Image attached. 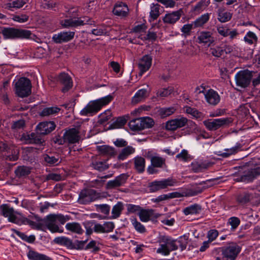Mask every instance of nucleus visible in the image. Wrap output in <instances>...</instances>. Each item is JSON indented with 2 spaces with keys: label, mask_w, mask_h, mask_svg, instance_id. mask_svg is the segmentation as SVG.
<instances>
[{
  "label": "nucleus",
  "mask_w": 260,
  "mask_h": 260,
  "mask_svg": "<svg viewBox=\"0 0 260 260\" xmlns=\"http://www.w3.org/2000/svg\"><path fill=\"white\" fill-rule=\"evenodd\" d=\"M113 99V97L107 95L101 99L90 101L87 105L81 110L80 114L82 116H91L98 112L101 108L109 104Z\"/></svg>",
  "instance_id": "obj_1"
},
{
  "label": "nucleus",
  "mask_w": 260,
  "mask_h": 260,
  "mask_svg": "<svg viewBox=\"0 0 260 260\" xmlns=\"http://www.w3.org/2000/svg\"><path fill=\"white\" fill-rule=\"evenodd\" d=\"M260 175V167L254 168L247 166L240 167L237 173L234 174V180L236 182H248L252 181L257 176Z\"/></svg>",
  "instance_id": "obj_2"
},
{
  "label": "nucleus",
  "mask_w": 260,
  "mask_h": 260,
  "mask_svg": "<svg viewBox=\"0 0 260 260\" xmlns=\"http://www.w3.org/2000/svg\"><path fill=\"white\" fill-rule=\"evenodd\" d=\"M70 219L71 217L69 215H63L60 214H50L44 219V223L51 232L62 233L63 230H60L56 223L59 222L60 224H63Z\"/></svg>",
  "instance_id": "obj_3"
},
{
  "label": "nucleus",
  "mask_w": 260,
  "mask_h": 260,
  "mask_svg": "<svg viewBox=\"0 0 260 260\" xmlns=\"http://www.w3.org/2000/svg\"><path fill=\"white\" fill-rule=\"evenodd\" d=\"M2 34L6 39L31 38L30 31L14 27H5L2 29Z\"/></svg>",
  "instance_id": "obj_4"
},
{
  "label": "nucleus",
  "mask_w": 260,
  "mask_h": 260,
  "mask_svg": "<svg viewBox=\"0 0 260 260\" xmlns=\"http://www.w3.org/2000/svg\"><path fill=\"white\" fill-rule=\"evenodd\" d=\"M176 240L169 237L161 236L159 240L160 247L157 249L156 252L164 255H168L171 251L178 249V246L176 244Z\"/></svg>",
  "instance_id": "obj_5"
},
{
  "label": "nucleus",
  "mask_w": 260,
  "mask_h": 260,
  "mask_svg": "<svg viewBox=\"0 0 260 260\" xmlns=\"http://www.w3.org/2000/svg\"><path fill=\"white\" fill-rule=\"evenodd\" d=\"M31 83L29 79L21 77L15 83V93L20 98L27 97L31 93Z\"/></svg>",
  "instance_id": "obj_6"
},
{
  "label": "nucleus",
  "mask_w": 260,
  "mask_h": 260,
  "mask_svg": "<svg viewBox=\"0 0 260 260\" xmlns=\"http://www.w3.org/2000/svg\"><path fill=\"white\" fill-rule=\"evenodd\" d=\"M80 139L79 130L76 128H72L66 131L62 138H57L54 142L59 145H63L66 143L71 144L78 143Z\"/></svg>",
  "instance_id": "obj_7"
},
{
  "label": "nucleus",
  "mask_w": 260,
  "mask_h": 260,
  "mask_svg": "<svg viewBox=\"0 0 260 260\" xmlns=\"http://www.w3.org/2000/svg\"><path fill=\"white\" fill-rule=\"evenodd\" d=\"M60 24L64 27H77L86 24L93 25L94 24V21L88 17H83L77 19L70 17L69 19L61 21Z\"/></svg>",
  "instance_id": "obj_8"
},
{
  "label": "nucleus",
  "mask_w": 260,
  "mask_h": 260,
  "mask_svg": "<svg viewBox=\"0 0 260 260\" xmlns=\"http://www.w3.org/2000/svg\"><path fill=\"white\" fill-rule=\"evenodd\" d=\"M223 258L226 260H235L241 251L240 247L236 243H232L229 246L221 248Z\"/></svg>",
  "instance_id": "obj_9"
},
{
  "label": "nucleus",
  "mask_w": 260,
  "mask_h": 260,
  "mask_svg": "<svg viewBox=\"0 0 260 260\" xmlns=\"http://www.w3.org/2000/svg\"><path fill=\"white\" fill-rule=\"evenodd\" d=\"M252 77V73L248 70H242L235 75L236 85L242 88H246L250 84Z\"/></svg>",
  "instance_id": "obj_10"
},
{
  "label": "nucleus",
  "mask_w": 260,
  "mask_h": 260,
  "mask_svg": "<svg viewBox=\"0 0 260 260\" xmlns=\"http://www.w3.org/2000/svg\"><path fill=\"white\" fill-rule=\"evenodd\" d=\"M100 198L99 193L93 189L82 190L79 196L78 202L82 204H86Z\"/></svg>",
  "instance_id": "obj_11"
},
{
  "label": "nucleus",
  "mask_w": 260,
  "mask_h": 260,
  "mask_svg": "<svg viewBox=\"0 0 260 260\" xmlns=\"http://www.w3.org/2000/svg\"><path fill=\"white\" fill-rule=\"evenodd\" d=\"M231 118H218L213 119H208L203 121L206 127L211 131H216L217 129L227 125L232 122Z\"/></svg>",
  "instance_id": "obj_12"
},
{
  "label": "nucleus",
  "mask_w": 260,
  "mask_h": 260,
  "mask_svg": "<svg viewBox=\"0 0 260 260\" xmlns=\"http://www.w3.org/2000/svg\"><path fill=\"white\" fill-rule=\"evenodd\" d=\"M176 181L173 179L168 178L160 181H154L149 183L148 188L150 192H154L159 190L165 189L168 186H174Z\"/></svg>",
  "instance_id": "obj_13"
},
{
  "label": "nucleus",
  "mask_w": 260,
  "mask_h": 260,
  "mask_svg": "<svg viewBox=\"0 0 260 260\" xmlns=\"http://www.w3.org/2000/svg\"><path fill=\"white\" fill-rule=\"evenodd\" d=\"M2 214L5 217H8L9 221L20 224V219L16 216L15 212L12 207L7 204H3L1 206Z\"/></svg>",
  "instance_id": "obj_14"
},
{
  "label": "nucleus",
  "mask_w": 260,
  "mask_h": 260,
  "mask_svg": "<svg viewBox=\"0 0 260 260\" xmlns=\"http://www.w3.org/2000/svg\"><path fill=\"white\" fill-rule=\"evenodd\" d=\"M187 119L181 117L168 121L166 123V129L168 131H175L178 128L184 126L187 122Z\"/></svg>",
  "instance_id": "obj_15"
},
{
  "label": "nucleus",
  "mask_w": 260,
  "mask_h": 260,
  "mask_svg": "<svg viewBox=\"0 0 260 260\" xmlns=\"http://www.w3.org/2000/svg\"><path fill=\"white\" fill-rule=\"evenodd\" d=\"M58 81L63 86L61 89L62 92L68 91L73 86L72 78L67 73H60L58 77Z\"/></svg>",
  "instance_id": "obj_16"
},
{
  "label": "nucleus",
  "mask_w": 260,
  "mask_h": 260,
  "mask_svg": "<svg viewBox=\"0 0 260 260\" xmlns=\"http://www.w3.org/2000/svg\"><path fill=\"white\" fill-rule=\"evenodd\" d=\"M56 127L53 121H45L40 122L37 126L38 133L42 135H46L53 131Z\"/></svg>",
  "instance_id": "obj_17"
},
{
  "label": "nucleus",
  "mask_w": 260,
  "mask_h": 260,
  "mask_svg": "<svg viewBox=\"0 0 260 260\" xmlns=\"http://www.w3.org/2000/svg\"><path fill=\"white\" fill-rule=\"evenodd\" d=\"M74 31H62L53 35V41L57 44L67 42L71 40L74 37Z\"/></svg>",
  "instance_id": "obj_18"
},
{
  "label": "nucleus",
  "mask_w": 260,
  "mask_h": 260,
  "mask_svg": "<svg viewBox=\"0 0 260 260\" xmlns=\"http://www.w3.org/2000/svg\"><path fill=\"white\" fill-rule=\"evenodd\" d=\"M113 13L116 16L125 17L128 15L129 9L125 3L118 2L115 4L113 9Z\"/></svg>",
  "instance_id": "obj_19"
},
{
  "label": "nucleus",
  "mask_w": 260,
  "mask_h": 260,
  "mask_svg": "<svg viewBox=\"0 0 260 260\" xmlns=\"http://www.w3.org/2000/svg\"><path fill=\"white\" fill-rule=\"evenodd\" d=\"M183 12L181 9L171 13L166 14L162 20L164 23L167 24H174L179 20L183 15Z\"/></svg>",
  "instance_id": "obj_20"
},
{
  "label": "nucleus",
  "mask_w": 260,
  "mask_h": 260,
  "mask_svg": "<svg viewBox=\"0 0 260 260\" xmlns=\"http://www.w3.org/2000/svg\"><path fill=\"white\" fill-rule=\"evenodd\" d=\"M152 57L149 55H145L140 59L138 67L141 75L149 69L152 64Z\"/></svg>",
  "instance_id": "obj_21"
},
{
  "label": "nucleus",
  "mask_w": 260,
  "mask_h": 260,
  "mask_svg": "<svg viewBox=\"0 0 260 260\" xmlns=\"http://www.w3.org/2000/svg\"><path fill=\"white\" fill-rule=\"evenodd\" d=\"M127 177L126 174H122L116 177L114 180L109 181L106 184L107 189H111L122 185L126 182Z\"/></svg>",
  "instance_id": "obj_22"
},
{
  "label": "nucleus",
  "mask_w": 260,
  "mask_h": 260,
  "mask_svg": "<svg viewBox=\"0 0 260 260\" xmlns=\"http://www.w3.org/2000/svg\"><path fill=\"white\" fill-rule=\"evenodd\" d=\"M207 102L211 105H216L220 102V96L213 89H210L204 93Z\"/></svg>",
  "instance_id": "obj_23"
},
{
  "label": "nucleus",
  "mask_w": 260,
  "mask_h": 260,
  "mask_svg": "<svg viewBox=\"0 0 260 260\" xmlns=\"http://www.w3.org/2000/svg\"><path fill=\"white\" fill-rule=\"evenodd\" d=\"M242 145L240 143H237L236 145L231 148L225 149V152L219 151L217 154L222 157H228L231 155H234L242 150Z\"/></svg>",
  "instance_id": "obj_24"
},
{
  "label": "nucleus",
  "mask_w": 260,
  "mask_h": 260,
  "mask_svg": "<svg viewBox=\"0 0 260 260\" xmlns=\"http://www.w3.org/2000/svg\"><path fill=\"white\" fill-rule=\"evenodd\" d=\"M39 133H31L30 134L25 135L23 138L27 143L41 144L44 141Z\"/></svg>",
  "instance_id": "obj_25"
},
{
  "label": "nucleus",
  "mask_w": 260,
  "mask_h": 260,
  "mask_svg": "<svg viewBox=\"0 0 260 260\" xmlns=\"http://www.w3.org/2000/svg\"><path fill=\"white\" fill-rule=\"evenodd\" d=\"M148 96V92L146 89L139 90L133 97L132 102L136 104L144 100Z\"/></svg>",
  "instance_id": "obj_26"
},
{
  "label": "nucleus",
  "mask_w": 260,
  "mask_h": 260,
  "mask_svg": "<svg viewBox=\"0 0 260 260\" xmlns=\"http://www.w3.org/2000/svg\"><path fill=\"white\" fill-rule=\"evenodd\" d=\"M66 228L67 230L79 235H81L84 232V230L82 229L80 223L76 222L67 223Z\"/></svg>",
  "instance_id": "obj_27"
},
{
  "label": "nucleus",
  "mask_w": 260,
  "mask_h": 260,
  "mask_svg": "<svg viewBox=\"0 0 260 260\" xmlns=\"http://www.w3.org/2000/svg\"><path fill=\"white\" fill-rule=\"evenodd\" d=\"M153 210L152 209L146 210L141 208L138 215L141 221L144 222H148L150 220L151 217L153 215Z\"/></svg>",
  "instance_id": "obj_28"
},
{
  "label": "nucleus",
  "mask_w": 260,
  "mask_h": 260,
  "mask_svg": "<svg viewBox=\"0 0 260 260\" xmlns=\"http://www.w3.org/2000/svg\"><path fill=\"white\" fill-rule=\"evenodd\" d=\"M135 168L140 173H143L145 168V160L141 156H137L134 158Z\"/></svg>",
  "instance_id": "obj_29"
},
{
  "label": "nucleus",
  "mask_w": 260,
  "mask_h": 260,
  "mask_svg": "<svg viewBox=\"0 0 260 260\" xmlns=\"http://www.w3.org/2000/svg\"><path fill=\"white\" fill-rule=\"evenodd\" d=\"M135 152V149L134 147L131 146H127L121 150L117 157L118 159L123 160Z\"/></svg>",
  "instance_id": "obj_30"
},
{
  "label": "nucleus",
  "mask_w": 260,
  "mask_h": 260,
  "mask_svg": "<svg viewBox=\"0 0 260 260\" xmlns=\"http://www.w3.org/2000/svg\"><path fill=\"white\" fill-rule=\"evenodd\" d=\"M198 39L199 43L211 44L214 42V38L209 31H202L200 33Z\"/></svg>",
  "instance_id": "obj_31"
},
{
  "label": "nucleus",
  "mask_w": 260,
  "mask_h": 260,
  "mask_svg": "<svg viewBox=\"0 0 260 260\" xmlns=\"http://www.w3.org/2000/svg\"><path fill=\"white\" fill-rule=\"evenodd\" d=\"M55 243L67 247L71 249L72 246V241L68 237L61 236L55 238L54 239Z\"/></svg>",
  "instance_id": "obj_32"
},
{
  "label": "nucleus",
  "mask_w": 260,
  "mask_h": 260,
  "mask_svg": "<svg viewBox=\"0 0 260 260\" xmlns=\"http://www.w3.org/2000/svg\"><path fill=\"white\" fill-rule=\"evenodd\" d=\"M28 258L30 260H51V258L43 254H40L30 250L27 254Z\"/></svg>",
  "instance_id": "obj_33"
},
{
  "label": "nucleus",
  "mask_w": 260,
  "mask_h": 260,
  "mask_svg": "<svg viewBox=\"0 0 260 260\" xmlns=\"http://www.w3.org/2000/svg\"><path fill=\"white\" fill-rule=\"evenodd\" d=\"M211 164L206 162L196 161L191 164L192 169L194 172H202L208 169Z\"/></svg>",
  "instance_id": "obj_34"
},
{
  "label": "nucleus",
  "mask_w": 260,
  "mask_h": 260,
  "mask_svg": "<svg viewBox=\"0 0 260 260\" xmlns=\"http://www.w3.org/2000/svg\"><path fill=\"white\" fill-rule=\"evenodd\" d=\"M232 18V14L225 11L222 8L218 10V19L221 22H225L229 21Z\"/></svg>",
  "instance_id": "obj_35"
},
{
  "label": "nucleus",
  "mask_w": 260,
  "mask_h": 260,
  "mask_svg": "<svg viewBox=\"0 0 260 260\" xmlns=\"http://www.w3.org/2000/svg\"><path fill=\"white\" fill-rule=\"evenodd\" d=\"M30 173V168L26 166H19L15 171L17 177L20 178L28 175Z\"/></svg>",
  "instance_id": "obj_36"
},
{
  "label": "nucleus",
  "mask_w": 260,
  "mask_h": 260,
  "mask_svg": "<svg viewBox=\"0 0 260 260\" xmlns=\"http://www.w3.org/2000/svg\"><path fill=\"white\" fill-rule=\"evenodd\" d=\"M141 118L131 120L128 123L129 128L133 131H140L143 129Z\"/></svg>",
  "instance_id": "obj_37"
},
{
  "label": "nucleus",
  "mask_w": 260,
  "mask_h": 260,
  "mask_svg": "<svg viewBox=\"0 0 260 260\" xmlns=\"http://www.w3.org/2000/svg\"><path fill=\"white\" fill-rule=\"evenodd\" d=\"M209 19V14L208 13L201 15L193 22L194 28L202 26L207 22Z\"/></svg>",
  "instance_id": "obj_38"
},
{
  "label": "nucleus",
  "mask_w": 260,
  "mask_h": 260,
  "mask_svg": "<svg viewBox=\"0 0 260 260\" xmlns=\"http://www.w3.org/2000/svg\"><path fill=\"white\" fill-rule=\"evenodd\" d=\"M26 2L23 0H13L5 5V8L11 9V8L19 9L22 8Z\"/></svg>",
  "instance_id": "obj_39"
},
{
  "label": "nucleus",
  "mask_w": 260,
  "mask_h": 260,
  "mask_svg": "<svg viewBox=\"0 0 260 260\" xmlns=\"http://www.w3.org/2000/svg\"><path fill=\"white\" fill-rule=\"evenodd\" d=\"M150 160L152 166H153L156 168H162L164 165H165L166 159L160 156H152Z\"/></svg>",
  "instance_id": "obj_40"
},
{
  "label": "nucleus",
  "mask_w": 260,
  "mask_h": 260,
  "mask_svg": "<svg viewBox=\"0 0 260 260\" xmlns=\"http://www.w3.org/2000/svg\"><path fill=\"white\" fill-rule=\"evenodd\" d=\"M160 6L158 4H152L150 7V17L152 20H156L160 15Z\"/></svg>",
  "instance_id": "obj_41"
},
{
  "label": "nucleus",
  "mask_w": 260,
  "mask_h": 260,
  "mask_svg": "<svg viewBox=\"0 0 260 260\" xmlns=\"http://www.w3.org/2000/svg\"><path fill=\"white\" fill-rule=\"evenodd\" d=\"M201 210V208L200 206L197 204H194L185 208L183 210V213L186 215L197 214L199 213Z\"/></svg>",
  "instance_id": "obj_42"
},
{
  "label": "nucleus",
  "mask_w": 260,
  "mask_h": 260,
  "mask_svg": "<svg viewBox=\"0 0 260 260\" xmlns=\"http://www.w3.org/2000/svg\"><path fill=\"white\" fill-rule=\"evenodd\" d=\"M123 209V204L119 202L113 206L112 210V214L113 218H117L121 214V211Z\"/></svg>",
  "instance_id": "obj_43"
},
{
  "label": "nucleus",
  "mask_w": 260,
  "mask_h": 260,
  "mask_svg": "<svg viewBox=\"0 0 260 260\" xmlns=\"http://www.w3.org/2000/svg\"><path fill=\"white\" fill-rule=\"evenodd\" d=\"M60 109L56 107H48L44 108L40 113L42 116H48L57 113Z\"/></svg>",
  "instance_id": "obj_44"
},
{
  "label": "nucleus",
  "mask_w": 260,
  "mask_h": 260,
  "mask_svg": "<svg viewBox=\"0 0 260 260\" xmlns=\"http://www.w3.org/2000/svg\"><path fill=\"white\" fill-rule=\"evenodd\" d=\"M100 152L108 156H113L116 154L114 148L109 146H102L99 149Z\"/></svg>",
  "instance_id": "obj_45"
},
{
  "label": "nucleus",
  "mask_w": 260,
  "mask_h": 260,
  "mask_svg": "<svg viewBox=\"0 0 260 260\" xmlns=\"http://www.w3.org/2000/svg\"><path fill=\"white\" fill-rule=\"evenodd\" d=\"M131 222L134 226L135 229L140 233H144L146 232V230L145 226L139 222L136 218L131 219Z\"/></svg>",
  "instance_id": "obj_46"
},
{
  "label": "nucleus",
  "mask_w": 260,
  "mask_h": 260,
  "mask_svg": "<svg viewBox=\"0 0 260 260\" xmlns=\"http://www.w3.org/2000/svg\"><path fill=\"white\" fill-rule=\"evenodd\" d=\"M175 110L176 109L174 107H171L161 108L159 110L158 112L161 117H166L173 114Z\"/></svg>",
  "instance_id": "obj_47"
},
{
  "label": "nucleus",
  "mask_w": 260,
  "mask_h": 260,
  "mask_svg": "<svg viewBox=\"0 0 260 260\" xmlns=\"http://www.w3.org/2000/svg\"><path fill=\"white\" fill-rule=\"evenodd\" d=\"M174 90L172 87H168L166 88H162L158 90L156 92L157 97L165 98L169 95Z\"/></svg>",
  "instance_id": "obj_48"
},
{
  "label": "nucleus",
  "mask_w": 260,
  "mask_h": 260,
  "mask_svg": "<svg viewBox=\"0 0 260 260\" xmlns=\"http://www.w3.org/2000/svg\"><path fill=\"white\" fill-rule=\"evenodd\" d=\"M126 122V119L123 117H118L115 121H114L111 126L112 128H121L125 125Z\"/></svg>",
  "instance_id": "obj_49"
},
{
  "label": "nucleus",
  "mask_w": 260,
  "mask_h": 260,
  "mask_svg": "<svg viewBox=\"0 0 260 260\" xmlns=\"http://www.w3.org/2000/svg\"><path fill=\"white\" fill-rule=\"evenodd\" d=\"M44 160L50 165H56L60 162L58 157L54 156H49L48 154L44 155Z\"/></svg>",
  "instance_id": "obj_50"
},
{
  "label": "nucleus",
  "mask_w": 260,
  "mask_h": 260,
  "mask_svg": "<svg viewBox=\"0 0 260 260\" xmlns=\"http://www.w3.org/2000/svg\"><path fill=\"white\" fill-rule=\"evenodd\" d=\"M257 37L253 32L249 31L244 37V41L249 44H253L257 42Z\"/></svg>",
  "instance_id": "obj_51"
},
{
  "label": "nucleus",
  "mask_w": 260,
  "mask_h": 260,
  "mask_svg": "<svg viewBox=\"0 0 260 260\" xmlns=\"http://www.w3.org/2000/svg\"><path fill=\"white\" fill-rule=\"evenodd\" d=\"M107 33V27L105 25L98 26L92 30V34L95 36L105 35Z\"/></svg>",
  "instance_id": "obj_52"
},
{
  "label": "nucleus",
  "mask_w": 260,
  "mask_h": 260,
  "mask_svg": "<svg viewBox=\"0 0 260 260\" xmlns=\"http://www.w3.org/2000/svg\"><path fill=\"white\" fill-rule=\"evenodd\" d=\"M143 129L151 127L154 124L153 120L150 117H142Z\"/></svg>",
  "instance_id": "obj_53"
},
{
  "label": "nucleus",
  "mask_w": 260,
  "mask_h": 260,
  "mask_svg": "<svg viewBox=\"0 0 260 260\" xmlns=\"http://www.w3.org/2000/svg\"><path fill=\"white\" fill-rule=\"evenodd\" d=\"M93 167L95 169L100 171H103L109 168V165L107 164L106 162L99 161L93 164Z\"/></svg>",
  "instance_id": "obj_54"
},
{
  "label": "nucleus",
  "mask_w": 260,
  "mask_h": 260,
  "mask_svg": "<svg viewBox=\"0 0 260 260\" xmlns=\"http://www.w3.org/2000/svg\"><path fill=\"white\" fill-rule=\"evenodd\" d=\"M203 190V189L199 187L190 188L187 189L186 192H185V196H193L201 193Z\"/></svg>",
  "instance_id": "obj_55"
},
{
  "label": "nucleus",
  "mask_w": 260,
  "mask_h": 260,
  "mask_svg": "<svg viewBox=\"0 0 260 260\" xmlns=\"http://www.w3.org/2000/svg\"><path fill=\"white\" fill-rule=\"evenodd\" d=\"M176 158L180 160L187 161L190 158V155L186 150L183 149L176 155Z\"/></svg>",
  "instance_id": "obj_56"
},
{
  "label": "nucleus",
  "mask_w": 260,
  "mask_h": 260,
  "mask_svg": "<svg viewBox=\"0 0 260 260\" xmlns=\"http://www.w3.org/2000/svg\"><path fill=\"white\" fill-rule=\"evenodd\" d=\"M250 200V196L248 193H244L238 196L237 200L241 204H245Z\"/></svg>",
  "instance_id": "obj_57"
},
{
  "label": "nucleus",
  "mask_w": 260,
  "mask_h": 260,
  "mask_svg": "<svg viewBox=\"0 0 260 260\" xmlns=\"http://www.w3.org/2000/svg\"><path fill=\"white\" fill-rule=\"evenodd\" d=\"M87 241V240L85 241L76 240L74 243L72 242L73 247L71 248V249H82L84 248V245Z\"/></svg>",
  "instance_id": "obj_58"
},
{
  "label": "nucleus",
  "mask_w": 260,
  "mask_h": 260,
  "mask_svg": "<svg viewBox=\"0 0 260 260\" xmlns=\"http://www.w3.org/2000/svg\"><path fill=\"white\" fill-rule=\"evenodd\" d=\"M96 209L99 210L102 213L108 215L110 212V207L107 204L96 205Z\"/></svg>",
  "instance_id": "obj_59"
},
{
  "label": "nucleus",
  "mask_w": 260,
  "mask_h": 260,
  "mask_svg": "<svg viewBox=\"0 0 260 260\" xmlns=\"http://www.w3.org/2000/svg\"><path fill=\"white\" fill-rule=\"evenodd\" d=\"M228 223L231 225L232 229L234 230L240 224V220L237 217H232L229 219Z\"/></svg>",
  "instance_id": "obj_60"
},
{
  "label": "nucleus",
  "mask_w": 260,
  "mask_h": 260,
  "mask_svg": "<svg viewBox=\"0 0 260 260\" xmlns=\"http://www.w3.org/2000/svg\"><path fill=\"white\" fill-rule=\"evenodd\" d=\"M62 179V176L58 174L50 173L45 177V180H54L56 181H60Z\"/></svg>",
  "instance_id": "obj_61"
},
{
  "label": "nucleus",
  "mask_w": 260,
  "mask_h": 260,
  "mask_svg": "<svg viewBox=\"0 0 260 260\" xmlns=\"http://www.w3.org/2000/svg\"><path fill=\"white\" fill-rule=\"evenodd\" d=\"M103 226L104 233L112 232L115 227L114 224L112 222H106L103 224Z\"/></svg>",
  "instance_id": "obj_62"
},
{
  "label": "nucleus",
  "mask_w": 260,
  "mask_h": 260,
  "mask_svg": "<svg viewBox=\"0 0 260 260\" xmlns=\"http://www.w3.org/2000/svg\"><path fill=\"white\" fill-rule=\"evenodd\" d=\"M186 111L187 113L191 114L197 118H200L202 116V113L201 112H199L196 109L189 107H186Z\"/></svg>",
  "instance_id": "obj_63"
},
{
  "label": "nucleus",
  "mask_w": 260,
  "mask_h": 260,
  "mask_svg": "<svg viewBox=\"0 0 260 260\" xmlns=\"http://www.w3.org/2000/svg\"><path fill=\"white\" fill-rule=\"evenodd\" d=\"M126 207L127 212L130 213H134L137 212L138 213L141 209L140 206L133 204H127Z\"/></svg>",
  "instance_id": "obj_64"
}]
</instances>
